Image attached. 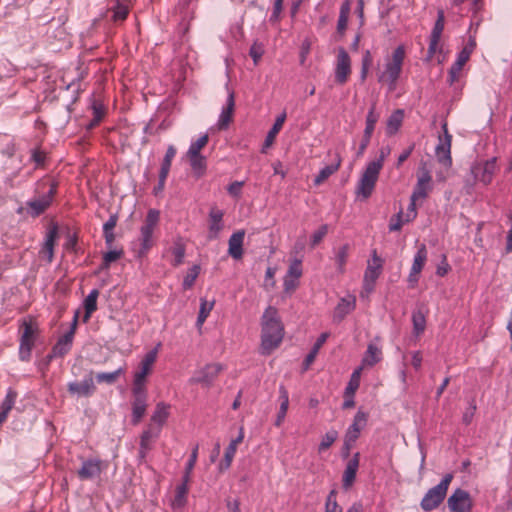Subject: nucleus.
<instances>
[{
    "instance_id": "obj_33",
    "label": "nucleus",
    "mask_w": 512,
    "mask_h": 512,
    "mask_svg": "<svg viewBox=\"0 0 512 512\" xmlns=\"http://www.w3.org/2000/svg\"><path fill=\"white\" fill-rule=\"evenodd\" d=\"M481 174L476 176L480 182L487 185L492 181L493 175L496 170V158L487 160L480 168Z\"/></svg>"
},
{
    "instance_id": "obj_51",
    "label": "nucleus",
    "mask_w": 512,
    "mask_h": 512,
    "mask_svg": "<svg viewBox=\"0 0 512 512\" xmlns=\"http://www.w3.org/2000/svg\"><path fill=\"white\" fill-rule=\"evenodd\" d=\"M200 273V266L193 265L183 280V288L185 290L190 289L193 285L195 280L197 279L198 275Z\"/></svg>"
},
{
    "instance_id": "obj_50",
    "label": "nucleus",
    "mask_w": 512,
    "mask_h": 512,
    "mask_svg": "<svg viewBox=\"0 0 512 512\" xmlns=\"http://www.w3.org/2000/svg\"><path fill=\"white\" fill-rule=\"evenodd\" d=\"M381 169V164L379 162H369L362 175L374 182H377Z\"/></svg>"
},
{
    "instance_id": "obj_38",
    "label": "nucleus",
    "mask_w": 512,
    "mask_h": 512,
    "mask_svg": "<svg viewBox=\"0 0 512 512\" xmlns=\"http://www.w3.org/2000/svg\"><path fill=\"white\" fill-rule=\"evenodd\" d=\"M375 184L376 182L362 175L357 187V194L363 199L369 198L374 190Z\"/></svg>"
},
{
    "instance_id": "obj_59",
    "label": "nucleus",
    "mask_w": 512,
    "mask_h": 512,
    "mask_svg": "<svg viewBox=\"0 0 512 512\" xmlns=\"http://www.w3.org/2000/svg\"><path fill=\"white\" fill-rule=\"evenodd\" d=\"M161 429L160 426L150 424L147 429L143 431L141 438L150 442L159 437Z\"/></svg>"
},
{
    "instance_id": "obj_39",
    "label": "nucleus",
    "mask_w": 512,
    "mask_h": 512,
    "mask_svg": "<svg viewBox=\"0 0 512 512\" xmlns=\"http://www.w3.org/2000/svg\"><path fill=\"white\" fill-rule=\"evenodd\" d=\"M426 260H427V249H426V246L424 244H422L418 248V250L414 256L413 264L411 267V270H413V273H420L425 265Z\"/></svg>"
},
{
    "instance_id": "obj_2",
    "label": "nucleus",
    "mask_w": 512,
    "mask_h": 512,
    "mask_svg": "<svg viewBox=\"0 0 512 512\" xmlns=\"http://www.w3.org/2000/svg\"><path fill=\"white\" fill-rule=\"evenodd\" d=\"M405 47L399 45L394 49L392 55L386 59L384 70L378 74V82L386 83L389 91H394L397 81L401 75L402 67L405 59Z\"/></svg>"
},
{
    "instance_id": "obj_58",
    "label": "nucleus",
    "mask_w": 512,
    "mask_h": 512,
    "mask_svg": "<svg viewBox=\"0 0 512 512\" xmlns=\"http://www.w3.org/2000/svg\"><path fill=\"white\" fill-rule=\"evenodd\" d=\"M161 429L160 426L150 424L147 429L143 431L141 438L150 442L159 437Z\"/></svg>"
},
{
    "instance_id": "obj_60",
    "label": "nucleus",
    "mask_w": 512,
    "mask_h": 512,
    "mask_svg": "<svg viewBox=\"0 0 512 512\" xmlns=\"http://www.w3.org/2000/svg\"><path fill=\"white\" fill-rule=\"evenodd\" d=\"M328 233V225L323 224L311 236V247L317 246Z\"/></svg>"
},
{
    "instance_id": "obj_49",
    "label": "nucleus",
    "mask_w": 512,
    "mask_h": 512,
    "mask_svg": "<svg viewBox=\"0 0 512 512\" xmlns=\"http://www.w3.org/2000/svg\"><path fill=\"white\" fill-rule=\"evenodd\" d=\"M445 16L443 10H438L437 19L432 29L431 38L439 39L441 38L442 32L444 30Z\"/></svg>"
},
{
    "instance_id": "obj_40",
    "label": "nucleus",
    "mask_w": 512,
    "mask_h": 512,
    "mask_svg": "<svg viewBox=\"0 0 512 512\" xmlns=\"http://www.w3.org/2000/svg\"><path fill=\"white\" fill-rule=\"evenodd\" d=\"M381 360V351L374 344H369L363 357V363L367 366H373Z\"/></svg>"
},
{
    "instance_id": "obj_8",
    "label": "nucleus",
    "mask_w": 512,
    "mask_h": 512,
    "mask_svg": "<svg viewBox=\"0 0 512 512\" xmlns=\"http://www.w3.org/2000/svg\"><path fill=\"white\" fill-rule=\"evenodd\" d=\"M132 424L137 425L145 415L147 408V390L146 387H132Z\"/></svg>"
},
{
    "instance_id": "obj_21",
    "label": "nucleus",
    "mask_w": 512,
    "mask_h": 512,
    "mask_svg": "<svg viewBox=\"0 0 512 512\" xmlns=\"http://www.w3.org/2000/svg\"><path fill=\"white\" fill-rule=\"evenodd\" d=\"M244 433L243 428L240 429L239 435L233 439L228 447L225 450L224 459L219 464V470L224 471L227 470L232 463V460L235 456L237 445L240 444L243 441Z\"/></svg>"
},
{
    "instance_id": "obj_18",
    "label": "nucleus",
    "mask_w": 512,
    "mask_h": 512,
    "mask_svg": "<svg viewBox=\"0 0 512 512\" xmlns=\"http://www.w3.org/2000/svg\"><path fill=\"white\" fill-rule=\"evenodd\" d=\"M101 461L98 459H88L83 461L81 468L78 470V477L81 480L92 479L101 474Z\"/></svg>"
},
{
    "instance_id": "obj_48",
    "label": "nucleus",
    "mask_w": 512,
    "mask_h": 512,
    "mask_svg": "<svg viewBox=\"0 0 512 512\" xmlns=\"http://www.w3.org/2000/svg\"><path fill=\"white\" fill-rule=\"evenodd\" d=\"M338 432L334 429L328 431L323 437L318 446V452H324L331 447V445L337 440Z\"/></svg>"
},
{
    "instance_id": "obj_11",
    "label": "nucleus",
    "mask_w": 512,
    "mask_h": 512,
    "mask_svg": "<svg viewBox=\"0 0 512 512\" xmlns=\"http://www.w3.org/2000/svg\"><path fill=\"white\" fill-rule=\"evenodd\" d=\"M157 345L154 349L147 352L140 363V370L137 371L134 375L133 386L135 387H145L146 376L150 373L158 354Z\"/></svg>"
},
{
    "instance_id": "obj_64",
    "label": "nucleus",
    "mask_w": 512,
    "mask_h": 512,
    "mask_svg": "<svg viewBox=\"0 0 512 512\" xmlns=\"http://www.w3.org/2000/svg\"><path fill=\"white\" fill-rule=\"evenodd\" d=\"M402 216H403V212L399 211L395 216H393L391 218L390 224H389V231L394 232V231H400L401 230L402 225L405 222L402 219Z\"/></svg>"
},
{
    "instance_id": "obj_5",
    "label": "nucleus",
    "mask_w": 512,
    "mask_h": 512,
    "mask_svg": "<svg viewBox=\"0 0 512 512\" xmlns=\"http://www.w3.org/2000/svg\"><path fill=\"white\" fill-rule=\"evenodd\" d=\"M20 332L19 358L21 361L26 362L31 358V352L39 334V329L36 323L23 320L20 326Z\"/></svg>"
},
{
    "instance_id": "obj_17",
    "label": "nucleus",
    "mask_w": 512,
    "mask_h": 512,
    "mask_svg": "<svg viewBox=\"0 0 512 512\" xmlns=\"http://www.w3.org/2000/svg\"><path fill=\"white\" fill-rule=\"evenodd\" d=\"M360 453L356 452L353 457L347 462L346 468L343 473L342 485L344 489H349L355 479L359 468Z\"/></svg>"
},
{
    "instance_id": "obj_1",
    "label": "nucleus",
    "mask_w": 512,
    "mask_h": 512,
    "mask_svg": "<svg viewBox=\"0 0 512 512\" xmlns=\"http://www.w3.org/2000/svg\"><path fill=\"white\" fill-rule=\"evenodd\" d=\"M262 354L269 355L282 342L284 326L278 316V310L268 306L261 317Z\"/></svg>"
},
{
    "instance_id": "obj_30",
    "label": "nucleus",
    "mask_w": 512,
    "mask_h": 512,
    "mask_svg": "<svg viewBox=\"0 0 512 512\" xmlns=\"http://www.w3.org/2000/svg\"><path fill=\"white\" fill-rule=\"evenodd\" d=\"M187 156L194 175L197 178L202 177L207 168L206 158L201 154H187Z\"/></svg>"
},
{
    "instance_id": "obj_54",
    "label": "nucleus",
    "mask_w": 512,
    "mask_h": 512,
    "mask_svg": "<svg viewBox=\"0 0 512 512\" xmlns=\"http://www.w3.org/2000/svg\"><path fill=\"white\" fill-rule=\"evenodd\" d=\"M209 137L208 134L202 135L200 138H198L195 142L191 143L187 154H201L200 151L202 148H204L208 143Z\"/></svg>"
},
{
    "instance_id": "obj_43",
    "label": "nucleus",
    "mask_w": 512,
    "mask_h": 512,
    "mask_svg": "<svg viewBox=\"0 0 512 512\" xmlns=\"http://www.w3.org/2000/svg\"><path fill=\"white\" fill-rule=\"evenodd\" d=\"M349 250V244H344L338 249V251L335 254L337 269L341 274L345 272V265L348 259Z\"/></svg>"
},
{
    "instance_id": "obj_7",
    "label": "nucleus",
    "mask_w": 512,
    "mask_h": 512,
    "mask_svg": "<svg viewBox=\"0 0 512 512\" xmlns=\"http://www.w3.org/2000/svg\"><path fill=\"white\" fill-rule=\"evenodd\" d=\"M443 135H440L438 138V144L435 148V155L438 162L446 168L451 167L452 165V157H451V143H452V135L448 131L447 123L444 122L442 124Z\"/></svg>"
},
{
    "instance_id": "obj_53",
    "label": "nucleus",
    "mask_w": 512,
    "mask_h": 512,
    "mask_svg": "<svg viewBox=\"0 0 512 512\" xmlns=\"http://www.w3.org/2000/svg\"><path fill=\"white\" fill-rule=\"evenodd\" d=\"M197 456H198V445H196L194 447V449L192 450L191 452V455H190V458L186 464V468H185V472H184V475L182 478L185 479V482H189L190 481V474H191V471L193 470L195 464H196V461H197Z\"/></svg>"
},
{
    "instance_id": "obj_41",
    "label": "nucleus",
    "mask_w": 512,
    "mask_h": 512,
    "mask_svg": "<svg viewBox=\"0 0 512 512\" xmlns=\"http://www.w3.org/2000/svg\"><path fill=\"white\" fill-rule=\"evenodd\" d=\"M171 252L174 256V261L172 265L177 267L183 263L186 247L180 238L174 241L173 247L171 248Z\"/></svg>"
},
{
    "instance_id": "obj_47",
    "label": "nucleus",
    "mask_w": 512,
    "mask_h": 512,
    "mask_svg": "<svg viewBox=\"0 0 512 512\" xmlns=\"http://www.w3.org/2000/svg\"><path fill=\"white\" fill-rule=\"evenodd\" d=\"M339 165L340 164L337 163L323 167L319 171L318 175L315 177L314 184L320 185L321 183H323L326 179H328L333 173H335L338 170Z\"/></svg>"
},
{
    "instance_id": "obj_35",
    "label": "nucleus",
    "mask_w": 512,
    "mask_h": 512,
    "mask_svg": "<svg viewBox=\"0 0 512 512\" xmlns=\"http://www.w3.org/2000/svg\"><path fill=\"white\" fill-rule=\"evenodd\" d=\"M279 394H280L281 404H280V408H279V411L277 413V417L275 420V426H277V427H279L282 424V422L284 421L287 410H288V406H289L288 392L284 386H280Z\"/></svg>"
},
{
    "instance_id": "obj_15",
    "label": "nucleus",
    "mask_w": 512,
    "mask_h": 512,
    "mask_svg": "<svg viewBox=\"0 0 512 512\" xmlns=\"http://www.w3.org/2000/svg\"><path fill=\"white\" fill-rule=\"evenodd\" d=\"M382 269V260L373 251V264H369L364 274V288L366 291L371 292L374 289L376 280L378 279Z\"/></svg>"
},
{
    "instance_id": "obj_9",
    "label": "nucleus",
    "mask_w": 512,
    "mask_h": 512,
    "mask_svg": "<svg viewBox=\"0 0 512 512\" xmlns=\"http://www.w3.org/2000/svg\"><path fill=\"white\" fill-rule=\"evenodd\" d=\"M447 506L451 512H471L473 502L469 492L457 488L448 498Z\"/></svg>"
},
{
    "instance_id": "obj_14",
    "label": "nucleus",
    "mask_w": 512,
    "mask_h": 512,
    "mask_svg": "<svg viewBox=\"0 0 512 512\" xmlns=\"http://www.w3.org/2000/svg\"><path fill=\"white\" fill-rule=\"evenodd\" d=\"M93 372L84 378L82 382H70L67 385L68 392L72 395L90 397L96 391V386L92 378Z\"/></svg>"
},
{
    "instance_id": "obj_44",
    "label": "nucleus",
    "mask_w": 512,
    "mask_h": 512,
    "mask_svg": "<svg viewBox=\"0 0 512 512\" xmlns=\"http://www.w3.org/2000/svg\"><path fill=\"white\" fill-rule=\"evenodd\" d=\"M124 373L123 368H118L113 372H100L97 373L95 378L98 383L114 384L118 378Z\"/></svg>"
},
{
    "instance_id": "obj_4",
    "label": "nucleus",
    "mask_w": 512,
    "mask_h": 512,
    "mask_svg": "<svg viewBox=\"0 0 512 512\" xmlns=\"http://www.w3.org/2000/svg\"><path fill=\"white\" fill-rule=\"evenodd\" d=\"M453 474L447 473L436 486L430 488L420 502L422 510L429 512L437 509L444 501Z\"/></svg>"
},
{
    "instance_id": "obj_3",
    "label": "nucleus",
    "mask_w": 512,
    "mask_h": 512,
    "mask_svg": "<svg viewBox=\"0 0 512 512\" xmlns=\"http://www.w3.org/2000/svg\"><path fill=\"white\" fill-rule=\"evenodd\" d=\"M160 213L158 210L150 209L140 229V247L136 252L137 258H143L154 246L153 233L159 222Z\"/></svg>"
},
{
    "instance_id": "obj_23",
    "label": "nucleus",
    "mask_w": 512,
    "mask_h": 512,
    "mask_svg": "<svg viewBox=\"0 0 512 512\" xmlns=\"http://www.w3.org/2000/svg\"><path fill=\"white\" fill-rule=\"evenodd\" d=\"M223 211L212 207L209 212V239H215L218 237L219 232L223 228Z\"/></svg>"
},
{
    "instance_id": "obj_25",
    "label": "nucleus",
    "mask_w": 512,
    "mask_h": 512,
    "mask_svg": "<svg viewBox=\"0 0 512 512\" xmlns=\"http://www.w3.org/2000/svg\"><path fill=\"white\" fill-rule=\"evenodd\" d=\"M112 12L111 19L114 22L124 21L129 13L130 0H109Z\"/></svg>"
},
{
    "instance_id": "obj_56",
    "label": "nucleus",
    "mask_w": 512,
    "mask_h": 512,
    "mask_svg": "<svg viewBox=\"0 0 512 512\" xmlns=\"http://www.w3.org/2000/svg\"><path fill=\"white\" fill-rule=\"evenodd\" d=\"M213 305H214V302L208 304L207 301L202 300L201 306H200V311H199V314L197 317V325L198 326H201L205 322L210 311L213 308Z\"/></svg>"
},
{
    "instance_id": "obj_16",
    "label": "nucleus",
    "mask_w": 512,
    "mask_h": 512,
    "mask_svg": "<svg viewBox=\"0 0 512 512\" xmlns=\"http://www.w3.org/2000/svg\"><path fill=\"white\" fill-rule=\"evenodd\" d=\"M368 414L359 410L354 416L352 424L348 427L345 437L348 441H356L361 433V430L366 426Z\"/></svg>"
},
{
    "instance_id": "obj_10",
    "label": "nucleus",
    "mask_w": 512,
    "mask_h": 512,
    "mask_svg": "<svg viewBox=\"0 0 512 512\" xmlns=\"http://www.w3.org/2000/svg\"><path fill=\"white\" fill-rule=\"evenodd\" d=\"M222 370L223 366L219 363L207 364L195 372L194 376L190 379V383L210 387Z\"/></svg>"
},
{
    "instance_id": "obj_13",
    "label": "nucleus",
    "mask_w": 512,
    "mask_h": 512,
    "mask_svg": "<svg viewBox=\"0 0 512 512\" xmlns=\"http://www.w3.org/2000/svg\"><path fill=\"white\" fill-rule=\"evenodd\" d=\"M432 176L430 171L423 165L419 169V174L417 177V183L414 186L413 192L411 194V200L417 201L418 199H424L428 196V193L432 190Z\"/></svg>"
},
{
    "instance_id": "obj_42",
    "label": "nucleus",
    "mask_w": 512,
    "mask_h": 512,
    "mask_svg": "<svg viewBox=\"0 0 512 512\" xmlns=\"http://www.w3.org/2000/svg\"><path fill=\"white\" fill-rule=\"evenodd\" d=\"M379 120V114L375 112V104L371 106L366 116V125L363 135L372 137L375 125Z\"/></svg>"
},
{
    "instance_id": "obj_57",
    "label": "nucleus",
    "mask_w": 512,
    "mask_h": 512,
    "mask_svg": "<svg viewBox=\"0 0 512 512\" xmlns=\"http://www.w3.org/2000/svg\"><path fill=\"white\" fill-rule=\"evenodd\" d=\"M326 512H342V508L338 505L336 501V491L332 490L328 494L327 500H326Z\"/></svg>"
},
{
    "instance_id": "obj_6",
    "label": "nucleus",
    "mask_w": 512,
    "mask_h": 512,
    "mask_svg": "<svg viewBox=\"0 0 512 512\" xmlns=\"http://www.w3.org/2000/svg\"><path fill=\"white\" fill-rule=\"evenodd\" d=\"M57 185L56 182L49 181V190L46 193L26 203L27 213L30 216L38 217L48 209L57 192Z\"/></svg>"
},
{
    "instance_id": "obj_52",
    "label": "nucleus",
    "mask_w": 512,
    "mask_h": 512,
    "mask_svg": "<svg viewBox=\"0 0 512 512\" xmlns=\"http://www.w3.org/2000/svg\"><path fill=\"white\" fill-rule=\"evenodd\" d=\"M360 372L361 368H358L352 373L348 386L345 389V396H353L355 391L358 389L360 383Z\"/></svg>"
},
{
    "instance_id": "obj_46",
    "label": "nucleus",
    "mask_w": 512,
    "mask_h": 512,
    "mask_svg": "<svg viewBox=\"0 0 512 512\" xmlns=\"http://www.w3.org/2000/svg\"><path fill=\"white\" fill-rule=\"evenodd\" d=\"M188 483L189 482H185V479L182 478V483L180 485H178L176 488L174 504L179 507H182L186 504V496L188 493Z\"/></svg>"
},
{
    "instance_id": "obj_31",
    "label": "nucleus",
    "mask_w": 512,
    "mask_h": 512,
    "mask_svg": "<svg viewBox=\"0 0 512 512\" xmlns=\"http://www.w3.org/2000/svg\"><path fill=\"white\" fill-rule=\"evenodd\" d=\"M404 118V111L401 109L395 110L388 118L387 124H386V132L388 135H394L399 128L401 127V124L403 122Z\"/></svg>"
},
{
    "instance_id": "obj_20",
    "label": "nucleus",
    "mask_w": 512,
    "mask_h": 512,
    "mask_svg": "<svg viewBox=\"0 0 512 512\" xmlns=\"http://www.w3.org/2000/svg\"><path fill=\"white\" fill-rule=\"evenodd\" d=\"M356 299L354 296L341 298L334 311V321L341 322L350 312L355 309Z\"/></svg>"
},
{
    "instance_id": "obj_34",
    "label": "nucleus",
    "mask_w": 512,
    "mask_h": 512,
    "mask_svg": "<svg viewBox=\"0 0 512 512\" xmlns=\"http://www.w3.org/2000/svg\"><path fill=\"white\" fill-rule=\"evenodd\" d=\"M350 13V2L346 0L340 7L339 18L337 22V34L342 37L347 29L348 17Z\"/></svg>"
},
{
    "instance_id": "obj_24",
    "label": "nucleus",
    "mask_w": 512,
    "mask_h": 512,
    "mask_svg": "<svg viewBox=\"0 0 512 512\" xmlns=\"http://www.w3.org/2000/svg\"><path fill=\"white\" fill-rule=\"evenodd\" d=\"M235 108L234 93L230 92L227 97L226 106L222 109V112L218 121V128L224 130L228 127L232 121L233 113Z\"/></svg>"
},
{
    "instance_id": "obj_26",
    "label": "nucleus",
    "mask_w": 512,
    "mask_h": 512,
    "mask_svg": "<svg viewBox=\"0 0 512 512\" xmlns=\"http://www.w3.org/2000/svg\"><path fill=\"white\" fill-rule=\"evenodd\" d=\"M58 237V227L53 225L46 233L45 242L42 247V253L46 255L47 261L52 262L54 257V246Z\"/></svg>"
},
{
    "instance_id": "obj_22",
    "label": "nucleus",
    "mask_w": 512,
    "mask_h": 512,
    "mask_svg": "<svg viewBox=\"0 0 512 512\" xmlns=\"http://www.w3.org/2000/svg\"><path fill=\"white\" fill-rule=\"evenodd\" d=\"M72 341L73 332H66L53 346L52 353L48 355V359L50 360L52 357H63L66 355L71 349Z\"/></svg>"
},
{
    "instance_id": "obj_32",
    "label": "nucleus",
    "mask_w": 512,
    "mask_h": 512,
    "mask_svg": "<svg viewBox=\"0 0 512 512\" xmlns=\"http://www.w3.org/2000/svg\"><path fill=\"white\" fill-rule=\"evenodd\" d=\"M98 296H99V291L97 289H93L92 291H90L88 296L85 298L84 303H83L84 310H85V314L83 317L84 322H87L90 319L92 313L97 310Z\"/></svg>"
},
{
    "instance_id": "obj_28",
    "label": "nucleus",
    "mask_w": 512,
    "mask_h": 512,
    "mask_svg": "<svg viewBox=\"0 0 512 512\" xmlns=\"http://www.w3.org/2000/svg\"><path fill=\"white\" fill-rule=\"evenodd\" d=\"M468 60L469 58L467 57V52L458 53L456 61L450 67L448 72V81L450 84H453L458 80L459 74Z\"/></svg>"
},
{
    "instance_id": "obj_37",
    "label": "nucleus",
    "mask_w": 512,
    "mask_h": 512,
    "mask_svg": "<svg viewBox=\"0 0 512 512\" xmlns=\"http://www.w3.org/2000/svg\"><path fill=\"white\" fill-rule=\"evenodd\" d=\"M124 252L120 250H111L103 254L102 263L100 264L98 271H106L110 268L111 263L119 260L123 256Z\"/></svg>"
},
{
    "instance_id": "obj_29",
    "label": "nucleus",
    "mask_w": 512,
    "mask_h": 512,
    "mask_svg": "<svg viewBox=\"0 0 512 512\" xmlns=\"http://www.w3.org/2000/svg\"><path fill=\"white\" fill-rule=\"evenodd\" d=\"M329 337V334L327 332L322 333L316 342L314 343L312 349L307 354L306 358L303 361V370L309 369L310 365L314 362L319 350L324 345V343L327 341Z\"/></svg>"
},
{
    "instance_id": "obj_27",
    "label": "nucleus",
    "mask_w": 512,
    "mask_h": 512,
    "mask_svg": "<svg viewBox=\"0 0 512 512\" xmlns=\"http://www.w3.org/2000/svg\"><path fill=\"white\" fill-rule=\"evenodd\" d=\"M285 119H286L285 112H283L281 115H279L276 118L272 128L268 131V133L266 135L263 147L261 149L262 153H265L266 149L269 148L274 143L277 134L279 133V131L281 130V128L285 122Z\"/></svg>"
},
{
    "instance_id": "obj_36",
    "label": "nucleus",
    "mask_w": 512,
    "mask_h": 512,
    "mask_svg": "<svg viewBox=\"0 0 512 512\" xmlns=\"http://www.w3.org/2000/svg\"><path fill=\"white\" fill-rule=\"evenodd\" d=\"M169 408V405L163 402H159L156 405L155 411L151 417V421L162 428L163 424L167 421L169 417Z\"/></svg>"
},
{
    "instance_id": "obj_61",
    "label": "nucleus",
    "mask_w": 512,
    "mask_h": 512,
    "mask_svg": "<svg viewBox=\"0 0 512 512\" xmlns=\"http://www.w3.org/2000/svg\"><path fill=\"white\" fill-rule=\"evenodd\" d=\"M302 275V266L301 261L295 259L289 266L288 271L285 276H290L295 279H299Z\"/></svg>"
},
{
    "instance_id": "obj_45",
    "label": "nucleus",
    "mask_w": 512,
    "mask_h": 512,
    "mask_svg": "<svg viewBox=\"0 0 512 512\" xmlns=\"http://www.w3.org/2000/svg\"><path fill=\"white\" fill-rule=\"evenodd\" d=\"M413 332L416 336L422 334L426 328L425 315L420 311H414L412 314Z\"/></svg>"
},
{
    "instance_id": "obj_55",
    "label": "nucleus",
    "mask_w": 512,
    "mask_h": 512,
    "mask_svg": "<svg viewBox=\"0 0 512 512\" xmlns=\"http://www.w3.org/2000/svg\"><path fill=\"white\" fill-rule=\"evenodd\" d=\"M17 399V392L13 389H9L5 399L1 403L0 410H5L7 412H10L12 408L14 407V404Z\"/></svg>"
},
{
    "instance_id": "obj_62",
    "label": "nucleus",
    "mask_w": 512,
    "mask_h": 512,
    "mask_svg": "<svg viewBox=\"0 0 512 512\" xmlns=\"http://www.w3.org/2000/svg\"><path fill=\"white\" fill-rule=\"evenodd\" d=\"M31 160L36 164L37 167L45 165L46 153L38 148L31 151Z\"/></svg>"
},
{
    "instance_id": "obj_63",
    "label": "nucleus",
    "mask_w": 512,
    "mask_h": 512,
    "mask_svg": "<svg viewBox=\"0 0 512 512\" xmlns=\"http://www.w3.org/2000/svg\"><path fill=\"white\" fill-rule=\"evenodd\" d=\"M299 285L298 279L285 276L283 281L284 293L291 295Z\"/></svg>"
},
{
    "instance_id": "obj_19",
    "label": "nucleus",
    "mask_w": 512,
    "mask_h": 512,
    "mask_svg": "<svg viewBox=\"0 0 512 512\" xmlns=\"http://www.w3.org/2000/svg\"><path fill=\"white\" fill-rule=\"evenodd\" d=\"M244 237L245 231L242 229L234 232L229 238L228 254L236 260L241 259L243 256Z\"/></svg>"
},
{
    "instance_id": "obj_12",
    "label": "nucleus",
    "mask_w": 512,
    "mask_h": 512,
    "mask_svg": "<svg viewBox=\"0 0 512 512\" xmlns=\"http://www.w3.org/2000/svg\"><path fill=\"white\" fill-rule=\"evenodd\" d=\"M350 74L351 58L344 47H339L335 67V82L340 85L345 84Z\"/></svg>"
}]
</instances>
